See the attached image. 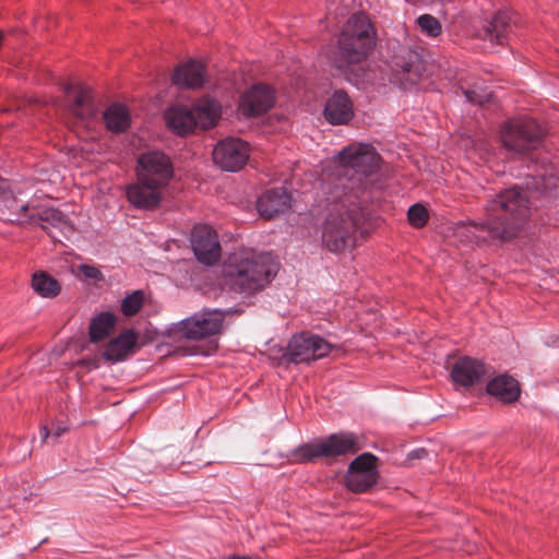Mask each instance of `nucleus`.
Wrapping results in <instances>:
<instances>
[{"label":"nucleus","instance_id":"1","mask_svg":"<svg viewBox=\"0 0 559 559\" xmlns=\"http://www.w3.org/2000/svg\"><path fill=\"white\" fill-rule=\"evenodd\" d=\"M545 130L536 120L519 118L501 129L504 147L521 156L527 168L521 186L506 189L485 206L483 221L457 222L453 241L463 247L514 237L539 209L559 198V164L550 159L544 146Z\"/></svg>","mask_w":559,"mask_h":559},{"label":"nucleus","instance_id":"2","mask_svg":"<svg viewBox=\"0 0 559 559\" xmlns=\"http://www.w3.org/2000/svg\"><path fill=\"white\" fill-rule=\"evenodd\" d=\"M323 192L328 213L322 225V243L331 252H343L355 246L356 234L367 221L369 211L365 199L344 192L342 186Z\"/></svg>","mask_w":559,"mask_h":559},{"label":"nucleus","instance_id":"3","mask_svg":"<svg viewBox=\"0 0 559 559\" xmlns=\"http://www.w3.org/2000/svg\"><path fill=\"white\" fill-rule=\"evenodd\" d=\"M340 169L337 176L324 181L322 189H334L337 186L344 188V192L365 197L373 183V177L380 167V155L371 144L352 143L340 151Z\"/></svg>","mask_w":559,"mask_h":559},{"label":"nucleus","instance_id":"4","mask_svg":"<svg viewBox=\"0 0 559 559\" xmlns=\"http://www.w3.org/2000/svg\"><path fill=\"white\" fill-rule=\"evenodd\" d=\"M277 270L278 265L271 254L240 250L228 257L222 273L224 284L230 290L251 295L267 285Z\"/></svg>","mask_w":559,"mask_h":559},{"label":"nucleus","instance_id":"5","mask_svg":"<svg viewBox=\"0 0 559 559\" xmlns=\"http://www.w3.org/2000/svg\"><path fill=\"white\" fill-rule=\"evenodd\" d=\"M376 45V33L372 24L364 13L352 15L344 24L337 40V49L333 57L334 66L347 72L352 67L367 59Z\"/></svg>","mask_w":559,"mask_h":559},{"label":"nucleus","instance_id":"6","mask_svg":"<svg viewBox=\"0 0 559 559\" xmlns=\"http://www.w3.org/2000/svg\"><path fill=\"white\" fill-rule=\"evenodd\" d=\"M358 443L353 433H333L325 440L308 442L294 451V457L299 462H310L318 457H332L354 453Z\"/></svg>","mask_w":559,"mask_h":559},{"label":"nucleus","instance_id":"7","mask_svg":"<svg viewBox=\"0 0 559 559\" xmlns=\"http://www.w3.org/2000/svg\"><path fill=\"white\" fill-rule=\"evenodd\" d=\"M332 349L333 345L322 336L302 332L292 337L282 359L286 364H309L328 356Z\"/></svg>","mask_w":559,"mask_h":559},{"label":"nucleus","instance_id":"8","mask_svg":"<svg viewBox=\"0 0 559 559\" xmlns=\"http://www.w3.org/2000/svg\"><path fill=\"white\" fill-rule=\"evenodd\" d=\"M10 219L19 225L39 226L56 241H61L60 237L69 238L74 231L69 216L55 207L36 206L25 219L20 217H10Z\"/></svg>","mask_w":559,"mask_h":559},{"label":"nucleus","instance_id":"9","mask_svg":"<svg viewBox=\"0 0 559 559\" xmlns=\"http://www.w3.org/2000/svg\"><path fill=\"white\" fill-rule=\"evenodd\" d=\"M173 176V162L164 152L151 150L139 155L136 177L167 187Z\"/></svg>","mask_w":559,"mask_h":559},{"label":"nucleus","instance_id":"10","mask_svg":"<svg viewBox=\"0 0 559 559\" xmlns=\"http://www.w3.org/2000/svg\"><path fill=\"white\" fill-rule=\"evenodd\" d=\"M224 312L218 309L204 310L176 324V330L186 338L201 340L217 334L223 326Z\"/></svg>","mask_w":559,"mask_h":559},{"label":"nucleus","instance_id":"11","mask_svg":"<svg viewBox=\"0 0 559 559\" xmlns=\"http://www.w3.org/2000/svg\"><path fill=\"white\" fill-rule=\"evenodd\" d=\"M377 461V456L368 452L358 455L348 466L346 487L353 492H365L374 486L379 478Z\"/></svg>","mask_w":559,"mask_h":559},{"label":"nucleus","instance_id":"12","mask_svg":"<svg viewBox=\"0 0 559 559\" xmlns=\"http://www.w3.org/2000/svg\"><path fill=\"white\" fill-rule=\"evenodd\" d=\"M249 158V145L238 138H226L213 150V160L225 171L241 169Z\"/></svg>","mask_w":559,"mask_h":559},{"label":"nucleus","instance_id":"13","mask_svg":"<svg viewBox=\"0 0 559 559\" xmlns=\"http://www.w3.org/2000/svg\"><path fill=\"white\" fill-rule=\"evenodd\" d=\"M191 246L197 259L206 265L221 257V245L215 230L207 225H198L191 233Z\"/></svg>","mask_w":559,"mask_h":559},{"label":"nucleus","instance_id":"14","mask_svg":"<svg viewBox=\"0 0 559 559\" xmlns=\"http://www.w3.org/2000/svg\"><path fill=\"white\" fill-rule=\"evenodd\" d=\"M165 189L164 186L136 177V181L127 187L126 193L132 206L140 210H153L162 202Z\"/></svg>","mask_w":559,"mask_h":559},{"label":"nucleus","instance_id":"15","mask_svg":"<svg viewBox=\"0 0 559 559\" xmlns=\"http://www.w3.org/2000/svg\"><path fill=\"white\" fill-rule=\"evenodd\" d=\"M274 103V90L266 84L258 83L243 93L239 108L243 116L257 117L271 109Z\"/></svg>","mask_w":559,"mask_h":559},{"label":"nucleus","instance_id":"16","mask_svg":"<svg viewBox=\"0 0 559 559\" xmlns=\"http://www.w3.org/2000/svg\"><path fill=\"white\" fill-rule=\"evenodd\" d=\"M515 27L514 13L510 10L497 11L489 20H486L479 38L497 45H504Z\"/></svg>","mask_w":559,"mask_h":559},{"label":"nucleus","instance_id":"17","mask_svg":"<svg viewBox=\"0 0 559 559\" xmlns=\"http://www.w3.org/2000/svg\"><path fill=\"white\" fill-rule=\"evenodd\" d=\"M64 92L72 98L69 105L71 114L82 124L90 127L97 114L91 90L83 85L68 84L64 86Z\"/></svg>","mask_w":559,"mask_h":559},{"label":"nucleus","instance_id":"18","mask_svg":"<svg viewBox=\"0 0 559 559\" xmlns=\"http://www.w3.org/2000/svg\"><path fill=\"white\" fill-rule=\"evenodd\" d=\"M487 373L483 361L467 356L459 358L451 368L453 382L464 388L479 383Z\"/></svg>","mask_w":559,"mask_h":559},{"label":"nucleus","instance_id":"19","mask_svg":"<svg viewBox=\"0 0 559 559\" xmlns=\"http://www.w3.org/2000/svg\"><path fill=\"white\" fill-rule=\"evenodd\" d=\"M290 207V195L284 188L266 190L257 201L259 214L265 218H272L286 212Z\"/></svg>","mask_w":559,"mask_h":559},{"label":"nucleus","instance_id":"20","mask_svg":"<svg viewBox=\"0 0 559 559\" xmlns=\"http://www.w3.org/2000/svg\"><path fill=\"white\" fill-rule=\"evenodd\" d=\"M323 114L331 124H345L354 116L353 103L344 91H335L326 100Z\"/></svg>","mask_w":559,"mask_h":559},{"label":"nucleus","instance_id":"21","mask_svg":"<svg viewBox=\"0 0 559 559\" xmlns=\"http://www.w3.org/2000/svg\"><path fill=\"white\" fill-rule=\"evenodd\" d=\"M424 70V62L416 51L403 50V55L394 59V71L401 74V80L407 84H416Z\"/></svg>","mask_w":559,"mask_h":559},{"label":"nucleus","instance_id":"22","mask_svg":"<svg viewBox=\"0 0 559 559\" xmlns=\"http://www.w3.org/2000/svg\"><path fill=\"white\" fill-rule=\"evenodd\" d=\"M204 66L195 60H190L179 66L174 75L173 82L180 87H200L204 83Z\"/></svg>","mask_w":559,"mask_h":559},{"label":"nucleus","instance_id":"23","mask_svg":"<svg viewBox=\"0 0 559 559\" xmlns=\"http://www.w3.org/2000/svg\"><path fill=\"white\" fill-rule=\"evenodd\" d=\"M22 194H24L23 187L21 185H16L11 190V195L3 197V206L8 211V213H5L4 210H2V216L4 219L9 222H12L10 217H20L25 219L27 215L35 211V205L20 199Z\"/></svg>","mask_w":559,"mask_h":559},{"label":"nucleus","instance_id":"24","mask_svg":"<svg viewBox=\"0 0 559 559\" xmlns=\"http://www.w3.org/2000/svg\"><path fill=\"white\" fill-rule=\"evenodd\" d=\"M136 341V333L127 330L108 343L104 350V357L112 362L121 361L132 352Z\"/></svg>","mask_w":559,"mask_h":559},{"label":"nucleus","instance_id":"25","mask_svg":"<svg viewBox=\"0 0 559 559\" xmlns=\"http://www.w3.org/2000/svg\"><path fill=\"white\" fill-rule=\"evenodd\" d=\"M165 118L169 129L174 130L180 135L188 134L195 128V120H193V111L191 107L183 105H176L170 107Z\"/></svg>","mask_w":559,"mask_h":559},{"label":"nucleus","instance_id":"26","mask_svg":"<svg viewBox=\"0 0 559 559\" xmlns=\"http://www.w3.org/2000/svg\"><path fill=\"white\" fill-rule=\"evenodd\" d=\"M193 120H195V127L202 129L212 128L221 114L219 104L211 97L200 98L192 107Z\"/></svg>","mask_w":559,"mask_h":559},{"label":"nucleus","instance_id":"27","mask_svg":"<svg viewBox=\"0 0 559 559\" xmlns=\"http://www.w3.org/2000/svg\"><path fill=\"white\" fill-rule=\"evenodd\" d=\"M487 392L503 402L511 403L520 396V386L514 378L500 374L488 382Z\"/></svg>","mask_w":559,"mask_h":559},{"label":"nucleus","instance_id":"28","mask_svg":"<svg viewBox=\"0 0 559 559\" xmlns=\"http://www.w3.org/2000/svg\"><path fill=\"white\" fill-rule=\"evenodd\" d=\"M106 128L115 133L126 131L131 123L128 108L121 104L110 105L103 114Z\"/></svg>","mask_w":559,"mask_h":559},{"label":"nucleus","instance_id":"29","mask_svg":"<svg viewBox=\"0 0 559 559\" xmlns=\"http://www.w3.org/2000/svg\"><path fill=\"white\" fill-rule=\"evenodd\" d=\"M116 324V317L111 312H100L93 318L90 324V337L93 342L104 340L112 331Z\"/></svg>","mask_w":559,"mask_h":559},{"label":"nucleus","instance_id":"30","mask_svg":"<svg viewBox=\"0 0 559 559\" xmlns=\"http://www.w3.org/2000/svg\"><path fill=\"white\" fill-rule=\"evenodd\" d=\"M32 287L37 295L44 298L56 297L61 290L58 281L46 272H36L33 274Z\"/></svg>","mask_w":559,"mask_h":559},{"label":"nucleus","instance_id":"31","mask_svg":"<svg viewBox=\"0 0 559 559\" xmlns=\"http://www.w3.org/2000/svg\"><path fill=\"white\" fill-rule=\"evenodd\" d=\"M144 301V294L142 290H134L132 294L126 296L121 302V311L124 316L131 317L138 313Z\"/></svg>","mask_w":559,"mask_h":559},{"label":"nucleus","instance_id":"32","mask_svg":"<svg viewBox=\"0 0 559 559\" xmlns=\"http://www.w3.org/2000/svg\"><path fill=\"white\" fill-rule=\"evenodd\" d=\"M407 218L412 226L420 228L424 227L428 222L429 214L423 204L416 203L408 209Z\"/></svg>","mask_w":559,"mask_h":559},{"label":"nucleus","instance_id":"33","mask_svg":"<svg viewBox=\"0 0 559 559\" xmlns=\"http://www.w3.org/2000/svg\"><path fill=\"white\" fill-rule=\"evenodd\" d=\"M420 29L428 36L436 37L441 33V25L439 21L429 14L420 15L417 19Z\"/></svg>","mask_w":559,"mask_h":559},{"label":"nucleus","instance_id":"34","mask_svg":"<svg viewBox=\"0 0 559 559\" xmlns=\"http://www.w3.org/2000/svg\"><path fill=\"white\" fill-rule=\"evenodd\" d=\"M79 270L82 273V275L86 278L96 280V281L104 278L102 272L96 266L88 265V264H81Z\"/></svg>","mask_w":559,"mask_h":559},{"label":"nucleus","instance_id":"35","mask_svg":"<svg viewBox=\"0 0 559 559\" xmlns=\"http://www.w3.org/2000/svg\"><path fill=\"white\" fill-rule=\"evenodd\" d=\"M463 93L469 103L477 105H483L488 96L487 94H481L476 90H464Z\"/></svg>","mask_w":559,"mask_h":559},{"label":"nucleus","instance_id":"36","mask_svg":"<svg viewBox=\"0 0 559 559\" xmlns=\"http://www.w3.org/2000/svg\"><path fill=\"white\" fill-rule=\"evenodd\" d=\"M49 435H50L49 429H48L46 426H43V427L40 428V437H41V442H43V443L47 440V438L49 437Z\"/></svg>","mask_w":559,"mask_h":559},{"label":"nucleus","instance_id":"37","mask_svg":"<svg viewBox=\"0 0 559 559\" xmlns=\"http://www.w3.org/2000/svg\"><path fill=\"white\" fill-rule=\"evenodd\" d=\"M66 431V428L64 427H61V426H58L53 432L55 437L58 438L60 437L63 432Z\"/></svg>","mask_w":559,"mask_h":559},{"label":"nucleus","instance_id":"38","mask_svg":"<svg viewBox=\"0 0 559 559\" xmlns=\"http://www.w3.org/2000/svg\"><path fill=\"white\" fill-rule=\"evenodd\" d=\"M228 559H251L250 557H246V556H233Z\"/></svg>","mask_w":559,"mask_h":559},{"label":"nucleus","instance_id":"39","mask_svg":"<svg viewBox=\"0 0 559 559\" xmlns=\"http://www.w3.org/2000/svg\"><path fill=\"white\" fill-rule=\"evenodd\" d=\"M424 453H426V451H425V450H418V451H416V452H415L416 457H418V459H420V457H421V454H424Z\"/></svg>","mask_w":559,"mask_h":559},{"label":"nucleus","instance_id":"40","mask_svg":"<svg viewBox=\"0 0 559 559\" xmlns=\"http://www.w3.org/2000/svg\"><path fill=\"white\" fill-rule=\"evenodd\" d=\"M3 183L4 181L0 178V190L4 189Z\"/></svg>","mask_w":559,"mask_h":559}]
</instances>
